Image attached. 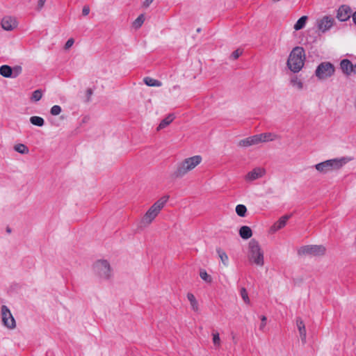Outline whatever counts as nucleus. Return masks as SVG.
<instances>
[{"instance_id":"18","label":"nucleus","mask_w":356,"mask_h":356,"mask_svg":"<svg viewBox=\"0 0 356 356\" xmlns=\"http://www.w3.org/2000/svg\"><path fill=\"white\" fill-rule=\"evenodd\" d=\"M340 67L343 72L347 75L351 74L353 63L348 59H343L341 61Z\"/></svg>"},{"instance_id":"31","label":"nucleus","mask_w":356,"mask_h":356,"mask_svg":"<svg viewBox=\"0 0 356 356\" xmlns=\"http://www.w3.org/2000/svg\"><path fill=\"white\" fill-rule=\"evenodd\" d=\"M212 337H213V343L214 346L217 348H219L221 344V340L219 336V333L217 331H213L212 332Z\"/></svg>"},{"instance_id":"14","label":"nucleus","mask_w":356,"mask_h":356,"mask_svg":"<svg viewBox=\"0 0 356 356\" xmlns=\"http://www.w3.org/2000/svg\"><path fill=\"white\" fill-rule=\"evenodd\" d=\"M260 143L258 134L248 137L238 142V145L243 147L255 145Z\"/></svg>"},{"instance_id":"32","label":"nucleus","mask_w":356,"mask_h":356,"mask_svg":"<svg viewBox=\"0 0 356 356\" xmlns=\"http://www.w3.org/2000/svg\"><path fill=\"white\" fill-rule=\"evenodd\" d=\"M42 91L41 90H36L32 93L31 99L33 102H38L42 99Z\"/></svg>"},{"instance_id":"27","label":"nucleus","mask_w":356,"mask_h":356,"mask_svg":"<svg viewBox=\"0 0 356 356\" xmlns=\"http://www.w3.org/2000/svg\"><path fill=\"white\" fill-rule=\"evenodd\" d=\"M30 122L38 127H42L44 124V120L40 116H32L30 118Z\"/></svg>"},{"instance_id":"17","label":"nucleus","mask_w":356,"mask_h":356,"mask_svg":"<svg viewBox=\"0 0 356 356\" xmlns=\"http://www.w3.org/2000/svg\"><path fill=\"white\" fill-rule=\"evenodd\" d=\"M296 324H297V327H298V331L300 333L301 341L302 343H305L306 342V337H307L305 325L302 320L300 318H298L296 320Z\"/></svg>"},{"instance_id":"21","label":"nucleus","mask_w":356,"mask_h":356,"mask_svg":"<svg viewBox=\"0 0 356 356\" xmlns=\"http://www.w3.org/2000/svg\"><path fill=\"white\" fill-rule=\"evenodd\" d=\"M187 298H188V301L190 302L191 309L194 312H197L199 311V304H198V302L196 300L195 296L191 293H188Z\"/></svg>"},{"instance_id":"30","label":"nucleus","mask_w":356,"mask_h":356,"mask_svg":"<svg viewBox=\"0 0 356 356\" xmlns=\"http://www.w3.org/2000/svg\"><path fill=\"white\" fill-rule=\"evenodd\" d=\"M145 21V17L143 14L140 15L133 22V26L138 29H139Z\"/></svg>"},{"instance_id":"9","label":"nucleus","mask_w":356,"mask_h":356,"mask_svg":"<svg viewBox=\"0 0 356 356\" xmlns=\"http://www.w3.org/2000/svg\"><path fill=\"white\" fill-rule=\"evenodd\" d=\"M302 254H309L312 256L324 255L326 251L323 245H310L302 247L300 250Z\"/></svg>"},{"instance_id":"33","label":"nucleus","mask_w":356,"mask_h":356,"mask_svg":"<svg viewBox=\"0 0 356 356\" xmlns=\"http://www.w3.org/2000/svg\"><path fill=\"white\" fill-rule=\"evenodd\" d=\"M200 277L207 283L212 282V277L209 275L205 270H201L200 272Z\"/></svg>"},{"instance_id":"1","label":"nucleus","mask_w":356,"mask_h":356,"mask_svg":"<svg viewBox=\"0 0 356 356\" xmlns=\"http://www.w3.org/2000/svg\"><path fill=\"white\" fill-rule=\"evenodd\" d=\"M169 195H163L156 201L146 211L140 220L141 227L149 226L155 220L169 200Z\"/></svg>"},{"instance_id":"34","label":"nucleus","mask_w":356,"mask_h":356,"mask_svg":"<svg viewBox=\"0 0 356 356\" xmlns=\"http://www.w3.org/2000/svg\"><path fill=\"white\" fill-rule=\"evenodd\" d=\"M241 296L242 299L243 300V301L245 303H247V304L250 303V298L248 297V292L245 288H242L241 289Z\"/></svg>"},{"instance_id":"2","label":"nucleus","mask_w":356,"mask_h":356,"mask_svg":"<svg viewBox=\"0 0 356 356\" xmlns=\"http://www.w3.org/2000/svg\"><path fill=\"white\" fill-rule=\"evenodd\" d=\"M202 161L200 155H195L186 158L177 163V168L173 172L175 178H181L186 175L188 172L195 168Z\"/></svg>"},{"instance_id":"6","label":"nucleus","mask_w":356,"mask_h":356,"mask_svg":"<svg viewBox=\"0 0 356 356\" xmlns=\"http://www.w3.org/2000/svg\"><path fill=\"white\" fill-rule=\"evenodd\" d=\"M334 71V67L331 63L323 62L317 67L315 74L319 79H325L332 76Z\"/></svg>"},{"instance_id":"29","label":"nucleus","mask_w":356,"mask_h":356,"mask_svg":"<svg viewBox=\"0 0 356 356\" xmlns=\"http://www.w3.org/2000/svg\"><path fill=\"white\" fill-rule=\"evenodd\" d=\"M236 212L240 217H244L246 215L247 208L243 204H238L236 207Z\"/></svg>"},{"instance_id":"10","label":"nucleus","mask_w":356,"mask_h":356,"mask_svg":"<svg viewBox=\"0 0 356 356\" xmlns=\"http://www.w3.org/2000/svg\"><path fill=\"white\" fill-rule=\"evenodd\" d=\"M334 24V19L328 15L323 16V17L317 19L316 26L318 31L325 33L330 30Z\"/></svg>"},{"instance_id":"41","label":"nucleus","mask_w":356,"mask_h":356,"mask_svg":"<svg viewBox=\"0 0 356 356\" xmlns=\"http://www.w3.org/2000/svg\"><path fill=\"white\" fill-rule=\"evenodd\" d=\"M90 13V7L88 6H84L82 9V13L83 15L86 16Z\"/></svg>"},{"instance_id":"11","label":"nucleus","mask_w":356,"mask_h":356,"mask_svg":"<svg viewBox=\"0 0 356 356\" xmlns=\"http://www.w3.org/2000/svg\"><path fill=\"white\" fill-rule=\"evenodd\" d=\"M1 26L6 31H12L17 26V21L15 17L6 16L1 20Z\"/></svg>"},{"instance_id":"24","label":"nucleus","mask_w":356,"mask_h":356,"mask_svg":"<svg viewBox=\"0 0 356 356\" xmlns=\"http://www.w3.org/2000/svg\"><path fill=\"white\" fill-rule=\"evenodd\" d=\"M216 252H217L220 259L221 260L222 264L225 266H227L228 263H229V258H228V256L226 254V252L220 248H218L216 249Z\"/></svg>"},{"instance_id":"40","label":"nucleus","mask_w":356,"mask_h":356,"mask_svg":"<svg viewBox=\"0 0 356 356\" xmlns=\"http://www.w3.org/2000/svg\"><path fill=\"white\" fill-rule=\"evenodd\" d=\"M74 42V40L73 38H70L65 43V48L66 49L70 48Z\"/></svg>"},{"instance_id":"20","label":"nucleus","mask_w":356,"mask_h":356,"mask_svg":"<svg viewBox=\"0 0 356 356\" xmlns=\"http://www.w3.org/2000/svg\"><path fill=\"white\" fill-rule=\"evenodd\" d=\"M175 119V116L173 114H169L165 118H164L160 124H159L157 127V131H160L164 128H165L167 126H168Z\"/></svg>"},{"instance_id":"13","label":"nucleus","mask_w":356,"mask_h":356,"mask_svg":"<svg viewBox=\"0 0 356 356\" xmlns=\"http://www.w3.org/2000/svg\"><path fill=\"white\" fill-rule=\"evenodd\" d=\"M265 170L261 168H256L245 175L246 181H254L262 177L265 175Z\"/></svg>"},{"instance_id":"3","label":"nucleus","mask_w":356,"mask_h":356,"mask_svg":"<svg viewBox=\"0 0 356 356\" xmlns=\"http://www.w3.org/2000/svg\"><path fill=\"white\" fill-rule=\"evenodd\" d=\"M305 52L302 47H296L291 51L287 66L294 73L300 72L304 66L305 60Z\"/></svg>"},{"instance_id":"23","label":"nucleus","mask_w":356,"mask_h":356,"mask_svg":"<svg viewBox=\"0 0 356 356\" xmlns=\"http://www.w3.org/2000/svg\"><path fill=\"white\" fill-rule=\"evenodd\" d=\"M0 74L6 78L13 77V69L7 65L0 67Z\"/></svg>"},{"instance_id":"26","label":"nucleus","mask_w":356,"mask_h":356,"mask_svg":"<svg viewBox=\"0 0 356 356\" xmlns=\"http://www.w3.org/2000/svg\"><path fill=\"white\" fill-rule=\"evenodd\" d=\"M307 20V16L301 17L295 24L293 28L296 31L300 30L303 29L306 24V22Z\"/></svg>"},{"instance_id":"35","label":"nucleus","mask_w":356,"mask_h":356,"mask_svg":"<svg viewBox=\"0 0 356 356\" xmlns=\"http://www.w3.org/2000/svg\"><path fill=\"white\" fill-rule=\"evenodd\" d=\"M61 107L58 105H54L51 107L50 113L52 115H58L61 113Z\"/></svg>"},{"instance_id":"44","label":"nucleus","mask_w":356,"mask_h":356,"mask_svg":"<svg viewBox=\"0 0 356 356\" xmlns=\"http://www.w3.org/2000/svg\"><path fill=\"white\" fill-rule=\"evenodd\" d=\"M353 20L356 24V12L353 15Z\"/></svg>"},{"instance_id":"38","label":"nucleus","mask_w":356,"mask_h":356,"mask_svg":"<svg viewBox=\"0 0 356 356\" xmlns=\"http://www.w3.org/2000/svg\"><path fill=\"white\" fill-rule=\"evenodd\" d=\"M242 54V50L238 49L232 52L231 58L234 60L237 59Z\"/></svg>"},{"instance_id":"37","label":"nucleus","mask_w":356,"mask_h":356,"mask_svg":"<svg viewBox=\"0 0 356 356\" xmlns=\"http://www.w3.org/2000/svg\"><path fill=\"white\" fill-rule=\"evenodd\" d=\"M266 317L265 316H261V323H260V325H259V330L261 331H264V328L266 325Z\"/></svg>"},{"instance_id":"28","label":"nucleus","mask_w":356,"mask_h":356,"mask_svg":"<svg viewBox=\"0 0 356 356\" xmlns=\"http://www.w3.org/2000/svg\"><path fill=\"white\" fill-rule=\"evenodd\" d=\"M14 149L22 154H26L29 152V148L24 144L19 143L14 146Z\"/></svg>"},{"instance_id":"15","label":"nucleus","mask_w":356,"mask_h":356,"mask_svg":"<svg viewBox=\"0 0 356 356\" xmlns=\"http://www.w3.org/2000/svg\"><path fill=\"white\" fill-rule=\"evenodd\" d=\"M290 216L285 215L281 217L277 222H275L272 227H270V231L272 232H275L279 229L283 228L286 224L287 220L289 219Z\"/></svg>"},{"instance_id":"36","label":"nucleus","mask_w":356,"mask_h":356,"mask_svg":"<svg viewBox=\"0 0 356 356\" xmlns=\"http://www.w3.org/2000/svg\"><path fill=\"white\" fill-rule=\"evenodd\" d=\"M13 69V77H17L22 72L21 66H15Z\"/></svg>"},{"instance_id":"42","label":"nucleus","mask_w":356,"mask_h":356,"mask_svg":"<svg viewBox=\"0 0 356 356\" xmlns=\"http://www.w3.org/2000/svg\"><path fill=\"white\" fill-rule=\"evenodd\" d=\"M153 1L154 0H145L143 2V6L145 8L148 7L153 2Z\"/></svg>"},{"instance_id":"7","label":"nucleus","mask_w":356,"mask_h":356,"mask_svg":"<svg viewBox=\"0 0 356 356\" xmlns=\"http://www.w3.org/2000/svg\"><path fill=\"white\" fill-rule=\"evenodd\" d=\"M95 273L102 279H109L111 276L110 264L106 260H99L94 264Z\"/></svg>"},{"instance_id":"4","label":"nucleus","mask_w":356,"mask_h":356,"mask_svg":"<svg viewBox=\"0 0 356 356\" xmlns=\"http://www.w3.org/2000/svg\"><path fill=\"white\" fill-rule=\"evenodd\" d=\"M351 159L348 157L329 159L316 164L314 167L316 170L320 173L326 174L333 170H337L341 168L345 164H346Z\"/></svg>"},{"instance_id":"5","label":"nucleus","mask_w":356,"mask_h":356,"mask_svg":"<svg viewBox=\"0 0 356 356\" xmlns=\"http://www.w3.org/2000/svg\"><path fill=\"white\" fill-rule=\"evenodd\" d=\"M248 259L249 261L259 266H263L264 264V252L259 243L252 239L248 245Z\"/></svg>"},{"instance_id":"12","label":"nucleus","mask_w":356,"mask_h":356,"mask_svg":"<svg viewBox=\"0 0 356 356\" xmlns=\"http://www.w3.org/2000/svg\"><path fill=\"white\" fill-rule=\"evenodd\" d=\"M351 13L350 7L341 6L337 10V18L341 22H346L350 17Z\"/></svg>"},{"instance_id":"16","label":"nucleus","mask_w":356,"mask_h":356,"mask_svg":"<svg viewBox=\"0 0 356 356\" xmlns=\"http://www.w3.org/2000/svg\"><path fill=\"white\" fill-rule=\"evenodd\" d=\"M258 136L260 143L273 141L280 138L277 134L272 132L260 134H258Z\"/></svg>"},{"instance_id":"43","label":"nucleus","mask_w":356,"mask_h":356,"mask_svg":"<svg viewBox=\"0 0 356 356\" xmlns=\"http://www.w3.org/2000/svg\"><path fill=\"white\" fill-rule=\"evenodd\" d=\"M351 73L356 74V65H353V67L351 70Z\"/></svg>"},{"instance_id":"8","label":"nucleus","mask_w":356,"mask_h":356,"mask_svg":"<svg viewBox=\"0 0 356 356\" xmlns=\"http://www.w3.org/2000/svg\"><path fill=\"white\" fill-rule=\"evenodd\" d=\"M1 321L3 325L8 329L13 330L16 327V322L10 309L6 305L1 308Z\"/></svg>"},{"instance_id":"19","label":"nucleus","mask_w":356,"mask_h":356,"mask_svg":"<svg viewBox=\"0 0 356 356\" xmlns=\"http://www.w3.org/2000/svg\"><path fill=\"white\" fill-rule=\"evenodd\" d=\"M239 235L243 239H248L252 236V232L248 226H242L239 229Z\"/></svg>"},{"instance_id":"22","label":"nucleus","mask_w":356,"mask_h":356,"mask_svg":"<svg viewBox=\"0 0 356 356\" xmlns=\"http://www.w3.org/2000/svg\"><path fill=\"white\" fill-rule=\"evenodd\" d=\"M290 84L298 90H301L303 88V82L297 76H293L290 79Z\"/></svg>"},{"instance_id":"25","label":"nucleus","mask_w":356,"mask_h":356,"mask_svg":"<svg viewBox=\"0 0 356 356\" xmlns=\"http://www.w3.org/2000/svg\"><path fill=\"white\" fill-rule=\"evenodd\" d=\"M144 83L148 86H156L159 87L162 85L161 82L159 80L152 79L151 77L144 78Z\"/></svg>"},{"instance_id":"39","label":"nucleus","mask_w":356,"mask_h":356,"mask_svg":"<svg viewBox=\"0 0 356 356\" xmlns=\"http://www.w3.org/2000/svg\"><path fill=\"white\" fill-rule=\"evenodd\" d=\"M45 2L46 0H39L36 7L37 10L40 11L44 7Z\"/></svg>"}]
</instances>
